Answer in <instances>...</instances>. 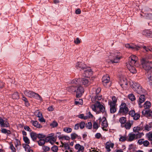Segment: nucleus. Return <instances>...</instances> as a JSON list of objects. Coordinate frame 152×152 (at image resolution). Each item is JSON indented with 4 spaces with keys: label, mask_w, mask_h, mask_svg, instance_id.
Masks as SVG:
<instances>
[{
    "label": "nucleus",
    "mask_w": 152,
    "mask_h": 152,
    "mask_svg": "<svg viewBox=\"0 0 152 152\" xmlns=\"http://www.w3.org/2000/svg\"><path fill=\"white\" fill-rule=\"evenodd\" d=\"M74 42L76 44H79L80 43V41L79 39V38H77L74 41Z\"/></svg>",
    "instance_id": "nucleus-62"
},
{
    "label": "nucleus",
    "mask_w": 152,
    "mask_h": 152,
    "mask_svg": "<svg viewBox=\"0 0 152 152\" xmlns=\"http://www.w3.org/2000/svg\"><path fill=\"white\" fill-rule=\"evenodd\" d=\"M110 142H106L105 145L106 148L107 149V151L109 152L111 150L110 149Z\"/></svg>",
    "instance_id": "nucleus-40"
},
{
    "label": "nucleus",
    "mask_w": 152,
    "mask_h": 152,
    "mask_svg": "<svg viewBox=\"0 0 152 152\" xmlns=\"http://www.w3.org/2000/svg\"><path fill=\"white\" fill-rule=\"evenodd\" d=\"M37 137L39 139H42L45 137V136L40 134H37Z\"/></svg>",
    "instance_id": "nucleus-61"
},
{
    "label": "nucleus",
    "mask_w": 152,
    "mask_h": 152,
    "mask_svg": "<svg viewBox=\"0 0 152 152\" xmlns=\"http://www.w3.org/2000/svg\"><path fill=\"white\" fill-rule=\"evenodd\" d=\"M89 79H87L86 78H83L81 80L82 84L85 86H88L91 83L89 81Z\"/></svg>",
    "instance_id": "nucleus-16"
},
{
    "label": "nucleus",
    "mask_w": 152,
    "mask_h": 152,
    "mask_svg": "<svg viewBox=\"0 0 152 152\" xmlns=\"http://www.w3.org/2000/svg\"><path fill=\"white\" fill-rule=\"evenodd\" d=\"M58 125V123L56 121H54L50 124V126L53 128L57 127Z\"/></svg>",
    "instance_id": "nucleus-34"
},
{
    "label": "nucleus",
    "mask_w": 152,
    "mask_h": 152,
    "mask_svg": "<svg viewBox=\"0 0 152 152\" xmlns=\"http://www.w3.org/2000/svg\"><path fill=\"white\" fill-rule=\"evenodd\" d=\"M151 31L148 30H145L143 31L142 34L147 37H149L150 35Z\"/></svg>",
    "instance_id": "nucleus-29"
},
{
    "label": "nucleus",
    "mask_w": 152,
    "mask_h": 152,
    "mask_svg": "<svg viewBox=\"0 0 152 152\" xmlns=\"http://www.w3.org/2000/svg\"><path fill=\"white\" fill-rule=\"evenodd\" d=\"M147 74L148 75V84L150 85H152V72L151 71H148Z\"/></svg>",
    "instance_id": "nucleus-15"
},
{
    "label": "nucleus",
    "mask_w": 152,
    "mask_h": 152,
    "mask_svg": "<svg viewBox=\"0 0 152 152\" xmlns=\"http://www.w3.org/2000/svg\"><path fill=\"white\" fill-rule=\"evenodd\" d=\"M30 136L33 141H34L36 140L37 136L36 133L32 132L30 133Z\"/></svg>",
    "instance_id": "nucleus-28"
},
{
    "label": "nucleus",
    "mask_w": 152,
    "mask_h": 152,
    "mask_svg": "<svg viewBox=\"0 0 152 152\" xmlns=\"http://www.w3.org/2000/svg\"><path fill=\"white\" fill-rule=\"evenodd\" d=\"M94 90H95V94H98L100 93L101 91V88H98L96 89L95 88L93 89Z\"/></svg>",
    "instance_id": "nucleus-51"
},
{
    "label": "nucleus",
    "mask_w": 152,
    "mask_h": 152,
    "mask_svg": "<svg viewBox=\"0 0 152 152\" xmlns=\"http://www.w3.org/2000/svg\"><path fill=\"white\" fill-rule=\"evenodd\" d=\"M94 105L95 106L96 108H99L100 105H102V104H100V102L98 101H96V103L94 104Z\"/></svg>",
    "instance_id": "nucleus-54"
},
{
    "label": "nucleus",
    "mask_w": 152,
    "mask_h": 152,
    "mask_svg": "<svg viewBox=\"0 0 152 152\" xmlns=\"http://www.w3.org/2000/svg\"><path fill=\"white\" fill-rule=\"evenodd\" d=\"M135 134H130L129 135V141H131L133 140L135 137Z\"/></svg>",
    "instance_id": "nucleus-38"
},
{
    "label": "nucleus",
    "mask_w": 152,
    "mask_h": 152,
    "mask_svg": "<svg viewBox=\"0 0 152 152\" xmlns=\"http://www.w3.org/2000/svg\"><path fill=\"white\" fill-rule=\"evenodd\" d=\"M79 124L80 127V129H82L84 128L86 124L84 122L82 121Z\"/></svg>",
    "instance_id": "nucleus-46"
},
{
    "label": "nucleus",
    "mask_w": 152,
    "mask_h": 152,
    "mask_svg": "<svg viewBox=\"0 0 152 152\" xmlns=\"http://www.w3.org/2000/svg\"><path fill=\"white\" fill-rule=\"evenodd\" d=\"M140 116V114L138 113H135V114L132 117H133V118L134 120H137L139 119Z\"/></svg>",
    "instance_id": "nucleus-41"
},
{
    "label": "nucleus",
    "mask_w": 152,
    "mask_h": 152,
    "mask_svg": "<svg viewBox=\"0 0 152 152\" xmlns=\"http://www.w3.org/2000/svg\"><path fill=\"white\" fill-rule=\"evenodd\" d=\"M146 18L148 19L152 20V14H147L146 15Z\"/></svg>",
    "instance_id": "nucleus-64"
},
{
    "label": "nucleus",
    "mask_w": 152,
    "mask_h": 152,
    "mask_svg": "<svg viewBox=\"0 0 152 152\" xmlns=\"http://www.w3.org/2000/svg\"><path fill=\"white\" fill-rule=\"evenodd\" d=\"M139 87L140 88H139L138 89L136 90L135 91L139 94H141L145 92V90L144 89L142 88L141 86H140V87Z\"/></svg>",
    "instance_id": "nucleus-24"
},
{
    "label": "nucleus",
    "mask_w": 152,
    "mask_h": 152,
    "mask_svg": "<svg viewBox=\"0 0 152 152\" xmlns=\"http://www.w3.org/2000/svg\"><path fill=\"white\" fill-rule=\"evenodd\" d=\"M112 100L113 101L110 102V104H111L112 103H113L114 105H116V103L117 102V99L115 96H113L112 97Z\"/></svg>",
    "instance_id": "nucleus-45"
},
{
    "label": "nucleus",
    "mask_w": 152,
    "mask_h": 152,
    "mask_svg": "<svg viewBox=\"0 0 152 152\" xmlns=\"http://www.w3.org/2000/svg\"><path fill=\"white\" fill-rule=\"evenodd\" d=\"M71 139L72 140L75 139L78 137V135L75 133L71 134Z\"/></svg>",
    "instance_id": "nucleus-47"
},
{
    "label": "nucleus",
    "mask_w": 152,
    "mask_h": 152,
    "mask_svg": "<svg viewBox=\"0 0 152 152\" xmlns=\"http://www.w3.org/2000/svg\"><path fill=\"white\" fill-rule=\"evenodd\" d=\"M30 122L32 124L33 126L37 128H39L42 127V126L39 124L37 121L31 120V121Z\"/></svg>",
    "instance_id": "nucleus-17"
},
{
    "label": "nucleus",
    "mask_w": 152,
    "mask_h": 152,
    "mask_svg": "<svg viewBox=\"0 0 152 152\" xmlns=\"http://www.w3.org/2000/svg\"><path fill=\"white\" fill-rule=\"evenodd\" d=\"M75 86H70L67 88V90L69 92L72 93L73 92H75L76 89Z\"/></svg>",
    "instance_id": "nucleus-21"
},
{
    "label": "nucleus",
    "mask_w": 152,
    "mask_h": 152,
    "mask_svg": "<svg viewBox=\"0 0 152 152\" xmlns=\"http://www.w3.org/2000/svg\"><path fill=\"white\" fill-rule=\"evenodd\" d=\"M110 112L111 113H115L116 111V109L115 107V105L112 103L111 104H110Z\"/></svg>",
    "instance_id": "nucleus-18"
},
{
    "label": "nucleus",
    "mask_w": 152,
    "mask_h": 152,
    "mask_svg": "<svg viewBox=\"0 0 152 152\" xmlns=\"http://www.w3.org/2000/svg\"><path fill=\"white\" fill-rule=\"evenodd\" d=\"M86 126L88 129H91L92 127V124L91 122H88L86 124Z\"/></svg>",
    "instance_id": "nucleus-43"
},
{
    "label": "nucleus",
    "mask_w": 152,
    "mask_h": 152,
    "mask_svg": "<svg viewBox=\"0 0 152 152\" xmlns=\"http://www.w3.org/2000/svg\"><path fill=\"white\" fill-rule=\"evenodd\" d=\"M99 127L98 124L95 122H94L93 124V128L94 129H97Z\"/></svg>",
    "instance_id": "nucleus-58"
},
{
    "label": "nucleus",
    "mask_w": 152,
    "mask_h": 152,
    "mask_svg": "<svg viewBox=\"0 0 152 152\" xmlns=\"http://www.w3.org/2000/svg\"><path fill=\"white\" fill-rule=\"evenodd\" d=\"M133 65H132L130 63L127 64L126 66L127 68L132 73H135L137 72V70L133 66ZM136 66L135 64L134 65Z\"/></svg>",
    "instance_id": "nucleus-7"
},
{
    "label": "nucleus",
    "mask_w": 152,
    "mask_h": 152,
    "mask_svg": "<svg viewBox=\"0 0 152 152\" xmlns=\"http://www.w3.org/2000/svg\"><path fill=\"white\" fill-rule=\"evenodd\" d=\"M128 98L131 101H134L135 100V96L133 94H129L128 95Z\"/></svg>",
    "instance_id": "nucleus-36"
},
{
    "label": "nucleus",
    "mask_w": 152,
    "mask_h": 152,
    "mask_svg": "<svg viewBox=\"0 0 152 152\" xmlns=\"http://www.w3.org/2000/svg\"><path fill=\"white\" fill-rule=\"evenodd\" d=\"M125 47L126 48H130L134 50H137L140 48V47L137 46L136 45H133V46H130L129 44H127L125 45Z\"/></svg>",
    "instance_id": "nucleus-12"
},
{
    "label": "nucleus",
    "mask_w": 152,
    "mask_h": 152,
    "mask_svg": "<svg viewBox=\"0 0 152 152\" xmlns=\"http://www.w3.org/2000/svg\"><path fill=\"white\" fill-rule=\"evenodd\" d=\"M23 139L26 143L27 144H28L30 143L29 140L27 137H23Z\"/></svg>",
    "instance_id": "nucleus-48"
},
{
    "label": "nucleus",
    "mask_w": 152,
    "mask_h": 152,
    "mask_svg": "<svg viewBox=\"0 0 152 152\" xmlns=\"http://www.w3.org/2000/svg\"><path fill=\"white\" fill-rule=\"evenodd\" d=\"M35 115L38 117L40 118L42 116V114L39 112L38 110L34 112Z\"/></svg>",
    "instance_id": "nucleus-35"
},
{
    "label": "nucleus",
    "mask_w": 152,
    "mask_h": 152,
    "mask_svg": "<svg viewBox=\"0 0 152 152\" xmlns=\"http://www.w3.org/2000/svg\"><path fill=\"white\" fill-rule=\"evenodd\" d=\"M129 111L127 105L124 103H122L120 106L118 113L123 115H126L128 113Z\"/></svg>",
    "instance_id": "nucleus-5"
},
{
    "label": "nucleus",
    "mask_w": 152,
    "mask_h": 152,
    "mask_svg": "<svg viewBox=\"0 0 152 152\" xmlns=\"http://www.w3.org/2000/svg\"><path fill=\"white\" fill-rule=\"evenodd\" d=\"M64 131L68 133H70L72 132V129L70 128H67L66 129L65 128L64 129Z\"/></svg>",
    "instance_id": "nucleus-53"
},
{
    "label": "nucleus",
    "mask_w": 152,
    "mask_h": 152,
    "mask_svg": "<svg viewBox=\"0 0 152 152\" xmlns=\"http://www.w3.org/2000/svg\"><path fill=\"white\" fill-rule=\"evenodd\" d=\"M12 98L14 99H17L19 98V95L18 92L14 93L12 95Z\"/></svg>",
    "instance_id": "nucleus-39"
},
{
    "label": "nucleus",
    "mask_w": 152,
    "mask_h": 152,
    "mask_svg": "<svg viewBox=\"0 0 152 152\" xmlns=\"http://www.w3.org/2000/svg\"><path fill=\"white\" fill-rule=\"evenodd\" d=\"M96 97V99L97 100H100L102 99V96L99 94H96L95 96Z\"/></svg>",
    "instance_id": "nucleus-63"
},
{
    "label": "nucleus",
    "mask_w": 152,
    "mask_h": 152,
    "mask_svg": "<svg viewBox=\"0 0 152 152\" xmlns=\"http://www.w3.org/2000/svg\"><path fill=\"white\" fill-rule=\"evenodd\" d=\"M126 140V136H121L119 138V141L121 142H124Z\"/></svg>",
    "instance_id": "nucleus-56"
},
{
    "label": "nucleus",
    "mask_w": 152,
    "mask_h": 152,
    "mask_svg": "<svg viewBox=\"0 0 152 152\" xmlns=\"http://www.w3.org/2000/svg\"><path fill=\"white\" fill-rule=\"evenodd\" d=\"M135 111L134 110H132L129 111V114L132 117L135 114Z\"/></svg>",
    "instance_id": "nucleus-57"
},
{
    "label": "nucleus",
    "mask_w": 152,
    "mask_h": 152,
    "mask_svg": "<svg viewBox=\"0 0 152 152\" xmlns=\"http://www.w3.org/2000/svg\"><path fill=\"white\" fill-rule=\"evenodd\" d=\"M145 130H146L147 131H149L151 129V126L150 125V126H149L147 124L144 127Z\"/></svg>",
    "instance_id": "nucleus-49"
},
{
    "label": "nucleus",
    "mask_w": 152,
    "mask_h": 152,
    "mask_svg": "<svg viewBox=\"0 0 152 152\" xmlns=\"http://www.w3.org/2000/svg\"><path fill=\"white\" fill-rule=\"evenodd\" d=\"M10 148L12 151V152H16L15 149L12 144H10Z\"/></svg>",
    "instance_id": "nucleus-60"
},
{
    "label": "nucleus",
    "mask_w": 152,
    "mask_h": 152,
    "mask_svg": "<svg viewBox=\"0 0 152 152\" xmlns=\"http://www.w3.org/2000/svg\"><path fill=\"white\" fill-rule=\"evenodd\" d=\"M142 127L137 126V127H134L133 129V131L134 132L138 133L140 131L142 130Z\"/></svg>",
    "instance_id": "nucleus-27"
},
{
    "label": "nucleus",
    "mask_w": 152,
    "mask_h": 152,
    "mask_svg": "<svg viewBox=\"0 0 152 152\" xmlns=\"http://www.w3.org/2000/svg\"><path fill=\"white\" fill-rule=\"evenodd\" d=\"M102 119L103 120V121L102 124V125L103 126L102 129H103L104 130V127H106L108 126V124L105 117H103Z\"/></svg>",
    "instance_id": "nucleus-20"
},
{
    "label": "nucleus",
    "mask_w": 152,
    "mask_h": 152,
    "mask_svg": "<svg viewBox=\"0 0 152 152\" xmlns=\"http://www.w3.org/2000/svg\"><path fill=\"white\" fill-rule=\"evenodd\" d=\"M85 74L84 76L87 77H89L91 76L93 74V72L92 70L90 69H86L84 70Z\"/></svg>",
    "instance_id": "nucleus-10"
},
{
    "label": "nucleus",
    "mask_w": 152,
    "mask_h": 152,
    "mask_svg": "<svg viewBox=\"0 0 152 152\" xmlns=\"http://www.w3.org/2000/svg\"><path fill=\"white\" fill-rule=\"evenodd\" d=\"M141 64L143 68L146 71H149L152 68V62L143 58L141 61Z\"/></svg>",
    "instance_id": "nucleus-3"
},
{
    "label": "nucleus",
    "mask_w": 152,
    "mask_h": 152,
    "mask_svg": "<svg viewBox=\"0 0 152 152\" xmlns=\"http://www.w3.org/2000/svg\"><path fill=\"white\" fill-rule=\"evenodd\" d=\"M145 100V97L144 95L141 94L140 96L139 99V101L138 102V104L139 105H140V104L143 103Z\"/></svg>",
    "instance_id": "nucleus-23"
},
{
    "label": "nucleus",
    "mask_w": 152,
    "mask_h": 152,
    "mask_svg": "<svg viewBox=\"0 0 152 152\" xmlns=\"http://www.w3.org/2000/svg\"><path fill=\"white\" fill-rule=\"evenodd\" d=\"M141 86L138 83H133V84L132 85L131 87L135 91L136 90L138 89Z\"/></svg>",
    "instance_id": "nucleus-22"
},
{
    "label": "nucleus",
    "mask_w": 152,
    "mask_h": 152,
    "mask_svg": "<svg viewBox=\"0 0 152 152\" xmlns=\"http://www.w3.org/2000/svg\"><path fill=\"white\" fill-rule=\"evenodd\" d=\"M75 148L78 150L76 152H83L84 149V147L82 145H81L79 144H77L75 145Z\"/></svg>",
    "instance_id": "nucleus-13"
},
{
    "label": "nucleus",
    "mask_w": 152,
    "mask_h": 152,
    "mask_svg": "<svg viewBox=\"0 0 152 152\" xmlns=\"http://www.w3.org/2000/svg\"><path fill=\"white\" fill-rule=\"evenodd\" d=\"M151 105V102L149 101H146L144 104V106L145 109L149 108Z\"/></svg>",
    "instance_id": "nucleus-30"
},
{
    "label": "nucleus",
    "mask_w": 152,
    "mask_h": 152,
    "mask_svg": "<svg viewBox=\"0 0 152 152\" xmlns=\"http://www.w3.org/2000/svg\"><path fill=\"white\" fill-rule=\"evenodd\" d=\"M51 150L54 152H56L58 150V147L56 145H54L52 147Z\"/></svg>",
    "instance_id": "nucleus-50"
},
{
    "label": "nucleus",
    "mask_w": 152,
    "mask_h": 152,
    "mask_svg": "<svg viewBox=\"0 0 152 152\" xmlns=\"http://www.w3.org/2000/svg\"><path fill=\"white\" fill-rule=\"evenodd\" d=\"M62 144V147H64L65 149L69 150L70 149V147L69 144L67 143H63L61 142Z\"/></svg>",
    "instance_id": "nucleus-32"
},
{
    "label": "nucleus",
    "mask_w": 152,
    "mask_h": 152,
    "mask_svg": "<svg viewBox=\"0 0 152 152\" xmlns=\"http://www.w3.org/2000/svg\"><path fill=\"white\" fill-rule=\"evenodd\" d=\"M94 105L95 106L96 108H99L100 105H102V104H100V102L98 101H96V103L94 104Z\"/></svg>",
    "instance_id": "nucleus-55"
},
{
    "label": "nucleus",
    "mask_w": 152,
    "mask_h": 152,
    "mask_svg": "<svg viewBox=\"0 0 152 152\" xmlns=\"http://www.w3.org/2000/svg\"><path fill=\"white\" fill-rule=\"evenodd\" d=\"M119 53L117 51H113L111 53V56L113 57V58L109 60L108 61V63H111L112 64L117 63H118L120 59L121 58V57H118Z\"/></svg>",
    "instance_id": "nucleus-4"
},
{
    "label": "nucleus",
    "mask_w": 152,
    "mask_h": 152,
    "mask_svg": "<svg viewBox=\"0 0 152 152\" xmlns=\"http://www.w3.org/2000/svg\"><path fill=\"white\" fill-rule=\"evenodd\" d=\"M24 94L30 98H34L36 99L39 100L41 101H42V97L38 94L34 92L27 90H26L24 91Z\"/></svg>",
    "instance_id": "nucleus-2"
},
{
    "label": "nucleus",
    "mask_w": 152,
    "mask_h": 152,
    "mask_svg": "<svg viewBox=\"0 0 152 152\" xmlns=\"http://www.w3.org/2000/svg\"><path fill=\"white\" fill-rule=\"evenodd\" d=\"M130 60L129 63L131 64L132 65H134L137 60V57L134 55H132L130 57Z\"/></svg>",
    "instance_id": "nucleus-11"
},
{
    "label": "nucleus",
    "mask_w": 152,
    "mask_h": 152,
    "mask_svg": "<svg viewBox=\"0 0 152 152\" xmlns=\"http://www.w3.org/2000/svg\"><path fill=\"white\" fill-rule=\"evenodd\" d=\"M128 84L127 80L125 78L121 79L120 80V85L122 88V86Z\"/></svg>",
    "instance_id": "nucleus-25"
},
{
    "label": "nucleus",
    "mask_w": 152,
    "mask_h": 152,
    "mask_svg": "<svg viewBox=\"0 0 152 152\" xmlns=\"http://www.w3.org/2000/svg\"><path fill=\"white\" fill-rule=\"evenodd\" d=\"M102 81L103 84L104 86H106L107 83L109 82L110 80V78L108 75H106L103 76L102 79Z\"/></svg>",
    "instance_id": "nucleus-8"
},
{
    "label": "nucleus",
    "mask_w": 152,
    "mask_h": 152,
    "mask_svg": "<svg viewBox=\"0 0 152 152\" xmlns=\"http://www.w3.org/2000/svg\"><path fill=\"white\" fill-rule=\"evenodd\" d=\"M126 119L124 117H122L119 119V121L121 124H124L126 122Z\"/></svg>",
    "instance_id": "nucleus-37"
},
{
    "label": "nucleus",
    "mask_w": 152,
    "mask_h": 152,
    "mask_svg": "<svg viewBox=\"0 0 152 152\" xmlns=\"http://www.w3.org/2000/svg\"><path fill=\"white\" fill-rule=\"evenodd\" d=\"M146 136L149 140L152 141V133L150 132L146 134Z\"/></svg>",
    "instance_id": "nucleus-42"
},
{
    "label": "nucleus",
    "mask_w": 152,
    "mask_h": 152,
    "mask_svg": "<svg viewBox=\"0 0 152 152\" xmlns=\"http://www.w3.org/2000/svg\"><path fill=\"white\" fill-rule=\"evenodd\" d=\"M0 125L2 127H7L9 126V124L6 120L0 118Z\"/></svg>",
    "instance_id": "nucleus-9"
},
{
    "label": "nucleus",
    "mask_w": 152,
    "mask_h": 152,
    "mask_svg": "<svg viewBox=\"0 0 152 152\" xmlns=\"http://www.w3.org/2000/svg\"><path fill=\"white\" fill-rule=\"evenodd\" d=\"M37 142L40 146H43L45 143V140L42 139H40L39 140L37 141Z\"/></svg>",
    "instance_id": "nucleus-33"
},
{
    "label": "nucleus",
    "mask_w": 152,
    "mask_h": 152,
    "mask_svg": "<svg viewBox=\"0 0 152 152\" xmlns=\"http://www.w3.org/2000/svg\"><path fill=\"white\" fill-rule=\"evenodd\" d=\"M142 113V114L145 115L148 118L149 117H152V111L151 110H145V112L143 111Z\"/></svg>",
    "instance_id": "nucleus-14"
},
{
    "label": "nucleus",
    "mask_w": 152,
    "mask_h": 152,
    "mask_svg": "<svg viewBox=\"0 0 152 152\" xmlns=\"http://www.w3.org/2000/svg\"><path fill=\"white\" fill-rule=\"evenodd\" d=\"M75 103L76 105H82L83 104V100L80 99H76L75 100Z\"/></svg>",
    "instance_id": "nucleus-26"
},
{
    "label": "nucleus",
    "mask_w": 152,
    "mask_h": 152,
    "mask_svg": "<svg viewBox=\"0 0 152 152\" xmlns=\"http://www.w3.org/2000/svg\"><path fill=\"white\" fill-rule=\"evenodd\" d=\"M99 109L100 111L102 113H103L105 111V108L102 105H100L99 107Z\"/></svg>",
    "instance_id": "nucleus-52"
},
{
    "label": "nucleus",
    "mask_w": 152,
    "mask_h": 152,
    "mask_svg": "<svg viewBox=\"0 0 152 152\" xmlns=\"http://www.w3.org/2000/svg\"><path fill=\"white\" fill-rule=\"evenodd\" d=\"M75 66L77 69L80 71L84 70L87 68V66L84 63L80 61L77 62L76 63Z\"/></svg>",
    "instance_id": "nucleus-6"
},
{
    "label": "nucleus",
    "mask_w": 152,
    "mask_h": 152,
    "mask_svg": "<svg viewBox=\"0 0 152 152\" xmlns=\"http://www.w3.org/2000/svg\"><path fill=\"white\" fill-rule=\"evenodd\" d=\"M71 83L72 84H75L76 85L77 89L76 92V97L77 98H80L82 96V94L84 93V89L83 87L80 85V79H75L72 80Z\"/></svg>",
    "instance_id": "nucleus-1"
},
{
    "label": "nucleus",
    "mask_w": 152,
    "mask_h": 152,
    "mask_svg": "<svg viewBox=\"0 0 152 152\" xmlns=\"http://www.w3.org/2000/svg\"><path fill=\"white\" fill-rule=\"evenodd\" d=\"M59 138L60 139L63 140L64 139V140H69L70 139V138L69 137L66 136H61L60 137H59Z\"/></svg>",
    "instance_id": "nucleus-44"
},
{
    "label": "nucleus",
    "mask_w": 152,
    "mask_h": 152,
    "mask_svg": "<svg viewBox=\"0 0 152 152\" xmlns=\"http://www.w3.org/2000/svg\"><path fill=\"white\" fill-rule=\"evenodd\" d=\"M1 132L2 133L4 134H7V135H9L11 134L10 131L8 130H7L5 129H2L1 130Z\"/></svg>",
    "instance_id": "nucleus-31"
},
{
    "label": "nucleus",
    "mask_w": 152,
    "mask_h": 152,
    "mask_svg": "<svg viewBox=\"0 0 152 152\" xmlns=\"http://www.w3.org/2000/svg\"><path fill=\"white\" fill-rule=\"evenodd\" d=\"M144 134L143 133H140L138 132L136 134V136L137 138H140Z\"/></svg>",
    "instance_id": "nucleus-59"
},
{
    "label": "nucleus",
    "mask_w": 152,
    "mask_h": 152,
    "mask_svg": "<svg viewBox=\"0 0 152 152\" xmlns=\"http://www.w3.org/2000/svg\"><path fill=\"white\" fill-rule=\"evenodd\" d=\"M124 127L126 129H129L131 128L132 125L133 124L132 121H129L125 123Z\"/></svg>",
    "instance_id": "nucleus-19"
}]
</instances>
